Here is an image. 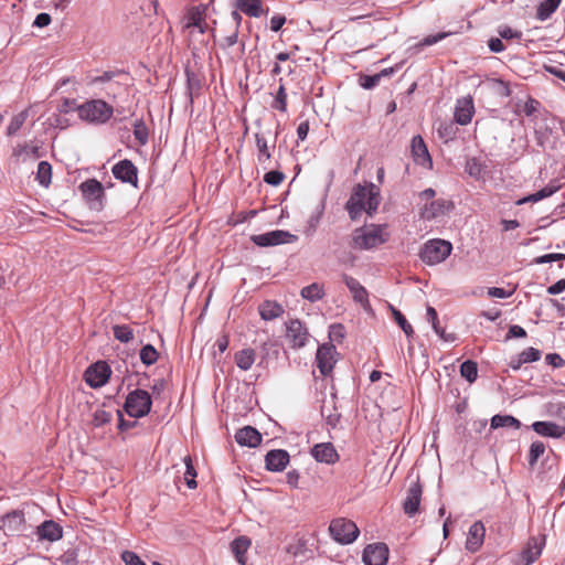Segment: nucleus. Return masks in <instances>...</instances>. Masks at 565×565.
Segmentation results:
<instances>
[{"instance_id": "nucleus-62", "label": "nucleus", "mask_w": 565, "mask_h": 565, "mask_svg": "<svg viewBox=\"0 0 565 565\" xmlns=\"http://www.w3.org/2000/svg\"><path fill=\"white\" fill-rule=\"evenodd\" d=\"M488 46H489L490 51L494 52V53H500L504 50V45H503L501 39H499V38L490 39L488 42Z\"/></svg>"}, {"instance_id": "nucleus-52", "label": "nucleus", "mask_w": 565, "mask_h": 565, "mask_svg": "<svg viewBox=\"0 0 565 565\" xmlns=\"http://www.w3.org/2000/svg\"><path fill=\"white\" fill-rule=\"evenodd\" d=\"M498 33L502 39H505V40H512V39L520 40L522 38V32H520L518 30H513L512 28H510L508 25L499 26Z\"/></svg>"}, {"instance_id": "nucleus-56", "label": "nucleus", "mask_w": 565, "mask_h": 565, "mask_svg": "<svg viewBox=\"0 0 565 565\" xmlns=\"http://www.w3.org/2000/svg\"><path fill=\"white\" fill-rule=\"evenodd\" d=\"M121 558L126 565H146L137 554L130 551L124 552Z\"/></svg>"}, {"instance_id": "nucleus-36", "label": "nucleus", "mask_w": 565, "mask_h": 565, "mask_svg": "<svg viewBox=\"0 0 565 565\" xmlns=\"http://www.w3.org/2000/svg\"><path fill=\"white\" fill-rule=\"evenodd\" d=\"M460 374L469 383H473L478 376V366L473 361H465L460 366Z\"/></svg>"}, {"instance_id": "nucleus-14", "label": "nucleus", "mask_w": 565, "mask_h": 565, "mask_svg": "<svg viewBox=\"0 0 565 565\" xmlns=\"http://www.w3.org/2000/svg\"><path fill=\"white\" fill-rule=\"evenodd\" d=\"M423 488L418 481L413 482L406 493V498L403 503L404 512L408 516H413L418 512Z\"/></svg>"}, {"instance_id": "nucleus-58", "label": "nucleus", "mask_w": 565, "mask_h": 565, "mask_svg": "<svg viewBox=\"0 0 565 565\" xmlns=\"http://www.w3.org/2000/svg\"><path fill=\"white\" fill-rule=\"evenodd\" d=\"M565 259V254L561 253H553V254H546L543 256H540L535 259L536 264H545V263H552L556 260Z\"/></svg>"}, {"instance_id": "nucleus-26", "label": "nucleus", "mask_w": 565, "mask_h": 565, "mask_svg": "<svg viewBox=\"0 0 565 565\" xmlns=\"http://www.w3.org/2000/svg\"><path fill=\"white\" fill-rule=\"evenodd\" d=\"M38 535L41 540L54 542L62 537V527L54 521H44L38 527Z\"/></svg>"}, {"instance_id": "nucleus-61", "label": "nucleus", "mask_w": 565, "mask_h": 565, "mask_svg": "<svg viewBox=\"0 0 565 565\" xmlns=\"http://www.w3.org/2000/svg\"><path fill=\"white\" fill-rule=\"evenodd\" d=\"M565 290V279H559L547 288L548 295H558Z\"/></svg>"}, {"instance_id": "nucleus-55", "label": "nucleus", "mask_w": 565, "mask_h": 565, "mask_svg": "<svg viewBox=\"0 0 565 565\" xmlns=\"http://www.w3.org/2000/svg\"><path fill=\"white\" fill-rule=\"evenodd\" d=\"M284 178V174L279 171H269L264 175V181L271 185H279Z\"/></svg>"}, {"instance_id": "nucleus-18", "label": "nucleus", "mask_w": 565, "mask_h": 565, "mask_svg": "<svg viewBox=\"0 0 565 565\" xmlns=\"http://www.w3.org/2000/svg\"><path fill=\"white\" fill-rule=\"evenodd\" d=\"M486 529L482 522L477 521L469 527L467 540H466V548L472 553L477 552L484 540Z\"/></svg>"}, {"instance_id": "nucleus-12", "label": "nucleus", "mask_w": 565, "mask_h": 565, "mask_svg": "<svg viewBox=\"0 0 565 565\" xmlns=\"http://www.w3.org/2000/svg\"><path fill=\"white\" fill-rule=\"evenodd\" d=\"M335 353L333 344H322L318 348L316 362L322 375H328L332 371L335 363Z\"/></svg>"}, {"instance_id": "nucleus-20", "label": "nucleus", "mask_w": 565, "mask_h": 565, "mask_svg": "<svg viewBox=\"0 0 565 565\" xmlns=\"http://www.w3.org/2000/svg\"><path fill=\"white\" fill-rule=\"evenodd\" d=\"M544 542L537 537H531L527 541L525 548L521 553V563L522 565H530L535 562L543 550Z\"/></svg>"}, {"instance_id": "nucleus-19", "label": "nucleus", "mask_w": 565, "mask_h": 565, "mask_svg": "<svg viewBox=\"0 0 565 565\" xmlns=\"http://www.w3.org/2000/svg\"><path fill=\"white\" fill-rule=\"evenodd\" d=\"M266 468L282 471L289 462V454L282 449L270 450L265 457Z\"/></svg>"}, {"instance_id": "nucleus-17", "label": "nucleus", "mask_w": 565, "mask_h": 565, "mask_svg": "<svg viewBox=\"0 0 565 565\" xmlns=\"http://www.w3.org/2000/svg\"><path fill=\"white\" fill-rule=\"evenodd\" d=\"M475 107L471 97L459 98L455 108V120L459 125H468L473 116Z\"/></svg>"}, {"instance_id": "nucleus-29", "label": "nucleus", "mask_w": 565, "mask_h": 565, "mask_svg": "<svg viewBox=\"0 0 565 565\" xmlns=\"http://www.w3.org/2000/svg\"><path fill=\"white\" fill-rule=\"evenodd\" d=\"M235 6L238 10L253 18H259L264 13L260 0H235Z\"/></svg>"}, {"instance_id": "nucleus-42", "label": "nucleus", "mask_w": 565, "mask_h": 565, "mask_svg": "<svg viewBox=\"0 0 565 565\" xmlns=\"http://www.w3.org/2000/svg\"><path fill=\"white\" fill-rule=\"evenodd\" d=\"M271 108L286 113L287 110V94L284 85H280L274 102L271 103Z\"/></svg>"}, {"instance_id": "nucleus-47", "label": "nucleus", "mask_w": 565, "mask_h": 565, "mask_svg": "<svg viewBox=\"0 0 565 565\" xmlns=\"http://www.w3.org/2000/svg\"><path fill=\"white\" fill-rule=\"evenodd\" d=\"M111 420V414L105 409L98 408L93 414L92 424L95 427H100L108 424Z\"/></svg>"}, {"instance_id": "nucleus-59", "label": "nucleus", "mask_w": 565, "mask_h": 565, "mask_svg": "<svg viewBox=\"0 0 565 565\" xmlns=\"http://www.w3.org/2000/svg\"><path fill=\"white\" fill-rule=\"evenodd\" d=\"M285 22H286V18L284 15L277 14V15L271 17V19H270L271 31L278 32L282 28Z\"/></svg>"}, {"instance_id": "nucleus-15", "label": "nucleus", "mask_w": 565, "mask_h": 565, "mask_svg": "<svg viewBox=\"0 0 565 565\" xmlns=\"http://www.w3.org/2000/svg\"><path fill=\"white\" fill-rule=\"evenodd\" d=\"M113 173L116 179L132 185H137V168L130 160L125 159L116 163L113 167Z\"/></svg>"}, {"instance_id": "nucleus-5", "label": "nucleus", "mask_w": 565, "mask_h": 565, "mask_svg": "<svg viewBox=\"0 0 565 565\" xmlns=\"http://www.w3.org/2000/svg\"><path fill=\"white\" fill-rule=\"evenodd\" d=\"M452 246L444 239L428 241L420 250V258L427 265H436L444 262L451 253Z\"/></svg>"}, {"instance_id": "nucleus-21", "label": "nucleus", "mask_w": 565, "mask_h": 565, "mask_svg": "<svg viewBox=\"0 0 565 565\" xmlns=\"http://www.w3.org/2000/svg\"><path fill=\"white\" fill-rule=\"evenodd\" d=\"M311 455L317 461L324 463H334L339 458L337 450L331 443L316 445L311 449Z\"/></svg>"}, {"instance_id": "nucleus-39", "label": "nucleus", "mask_w": 565, "mask_h": 565, "mask_svg": "<svg viewBox=\"0 0 565 565\" xmlns=\"http://www.w3.org/2000/svg\"><path fill=\"white\" fill-rule=\"evenodd\" d=\"M466 171L475 179H481L484 174V167L476 158H471L467 161Z\"/></svg>"}, {"instance_id": "nucleus-46", "label": "nucleus", "mask_w": 565, "mask_h": 565, "mask_svg": "<svg viewBox=\"0 0 565 565\" xmlns=\"http://www.w3.org/2000/svg\"><path fill=\"white\" fill-rule=\"evenodd\" d=\"M134 136L140 145H146L148 142V128L141 120H137L135 122Z\"/></svg>"}, {"instance_id": "nucleus-1", "label": "nucleus", "mask_w": 565, "mask_h": 565, "mask_svg": "<svg viewBox=\"0 0 565 565\" xmlns=\"http://www.w3.org/2000/svg\"><path fill=\"white\" fill-rule=\"evenodd\" d=\"M380 202V189L375 184H358L353 188L351 196L345 204V209L350 218L354 221L358 220L363 212L373 215Z\"/></svg>"}, {"instance_id": "nucleus-7", "label": "nucleus", "mask_w": 565, "mask_h": 565, "mask_svg": "<svg viewBox=\"0 0 565 565\" xmlns=\"http://www.w3.org/2000/svg\"><path fill=\"white\" fill-rule=\"evenodd\" d=\"M79 190L89 209L99 211L103 207L104 188L96 179H89L81 183Z\"/></svg>"}, {"instance_id": "nucleus-48", "label": "nucleus", "mask_w": 565, "mask_h": 565, "mask_svg": "<svg viewBox=\"0 0 565 565\" xmlns=\"http://www.w3.org/2000/svg\"><path fill=\"white\" fill-rule=\"evenodd\" d=\"M545 446L542 441H534L530 447L529 463L535 465L537 459L544 454Z\"/></svg>"}, {"instance_id": "nucleus-2", "label": "nucleus", "mask_w": 565, "mask_h": 565, "mask_svg": "<svg viewBox=\"0 0 565 565\" xmlns=\"http://www.w3.org/2000/svg\"><path fill=\"white\" fill-rule=\"evenodd\" d=\"M388 239L385 225H364L352 233L351 246L359 250H369L379 247Z\"/></svg>"}, {"instance_id": "nucleus-16", "label": "nucleus", "mask_w": 565, "mask_h": 565, "mask_svg": "<svg viewBox=\"0 0 565 565\" xmlns=\"http://www.w3.org/2000/svg\"><path fill=\"white\" fill-rule=\"evenodd\" d=\"M343 280L350 290L355 302L360 303L364 310H370L369 294L366 289L355 278L344 275Z\"/></svg>"}, {"instance_id": "nucleus-8", "label": "nucleus", "mask_w": 565, "mask_h": 565, "mask_svg": "<svg viewBox=\"0 0 565 565\" xmlns=\"http://www.w3.org/2000/svg\"><path fill=\"white\" fill-rule=\"evenodd\" d=\"M309 337L307 328L300 320H290L286 324V339L291 348L300 349L305 347Z\"/></svg>"}, {"instance_id": "nucleus-41", "label": "nucleus", "mask_w": 565, "mask_h": 565, "mask_svg": "<svg viewBox=\"0 0 565 565\" xmlns=\"http://www.w3.org/2000/svg\"><path fill=\"white\" fill-rule=\"evenodd\" d=\"M113 331H114V337L122 343H127L130 340H132V338H134L131 328L126 324L115 326L113 328Z\"/></svg>"}, {"instance_id": "nucleus-9", "label": "nucleus", "mask_w": 565, "mask_h": 565, "mask_svg": "<svg viewBox=\"0 0 565 565\" xmlns=\"http://www.w3.org/2000/svg\"><path fill=\"white\" fill-rule=\"evenodd\" d=\"M295 236L287 231L275 230L252 236V242L257 246L267 247L285 244L292 241Z\"/></svg>"}, {"instance_id": "nucleus-49", "label": "nucleus", "mask_w": 565, "mask_h": 565, "mask_svg": "<svg viewBox=\"0 0 565 565\" xmlns=\"http://www.w3.org/2000/svg\"><path fill=\"white\" fill-rule=\"evenodd\" d=\"M438 136L445 141L452 140L456 136V128L452 124L443 122L437 129Z\"/></svg>"}, {"instance_id": "nucleus-11", "label": "nucleus", "mask_w": 565, "mask_h": 565, "mask_svg": "<svg viewBox=\"0 0 565 565\" xmlns=\"http://www.w3.org/2000/svg\"><path fill=\"white\" fill-rule=\"evenodd\" d=\"M110 369L105 362H97L85 372V381L90 387H100L108 381Z\"/></svg>"}, {"instance_id": "nucleus-13", "label": "nucleus", "mask_w": 565, "mask_h": 565, "mask_svg": "<svg viewBox=\"0 0 565 565\" xmlns=\"http://www.w3.org/2000/svg\"><path fill=\"white\" fill-rule=\"evenodd\" d=\"M451 207H452L451 202L444 200V199H439V200H435L429 203H426L420 209L419 215L422 218H424L426 221H430V220H434V218H437L439 216L447 214Z\"/></svg>"}, {"instance_id": "nucleus-63", "label": "nucleus", "mask_w": 565, "mask_h": 565, "mask_svg": "<svg viewBox=\"0 0 565 565\" xmlns=\"http://www.w3.org/2000/svg\"><path fill=\"white\" fill-rule=\"evenodd\" d=\"M448 34L449 33L443 32V33H438L435 35H428L427 38L424 39L423 44L424 45L436 44L437 42H439V41L444 40L446 36H448Z\"/></svg>"}, {"instance_id": "nucleus-6", "label": "nucleus", "mask_w": 565, "mask_h": 565, "mask_svg": "<svg viewBox=\"0 0 565 565\" xmlns=\"http://www.w3.org/2000/svg\"><path fill=\"white\" fill-rule=\"evenodd\" d=\"M151 404V397L147 391L135 390L128 394L125 409L129 416L140 418L150 412Z\"/></svg>"}, {"instance_id": "nucleus-4", "label": "nucleus", "mask_w": 565, "mask_h": 565, "mask_svg": "<svg viewBox=\"0 0 565 565\" xmlns=\"http://www.w3.org/2000/svg\"><path fill=\"white\" fill-rule=\"evenodd\" d=\"M329 532L335 542L343 545L353 543L360 534V530L356 524L344 518L332 520L329 526Z\"/></svg>"}, {"instance_id": "nucleus-53", "label": "nucleus", "mask_w": 565, "mask_h": 565, "mask_svg": "<svg viewBox=\"0 0 565 565\" xmlns=\"http://www.w3.org/2000/svg\"><path fill=\"white\" fill-rule=\"evenodd\" d=\"M381 77L382 74H375L372 76L365 75L360 78V84L363 88L371 89L379 84Z\"/></svg>"}, {"instance_id": "nucleus-22", "label": "nucleus", "mask_w": 565, "mask_h": 565, "mask_svg": "<svg viewBox=\"0 0 565 565\" xmlns=\"http://www.w3.org/2000/svg\"><path fill=\"white\" fill-rule=\"evenodd\" d=\"M235 439L241 446L256 447L262 441V435L256 428L245 426L237 430Z\"/></svg>"}, {"instance_id": "nucleus-45", "label": "nucleus", "mask_w": 565, "mask_h": 565, "mask_svg": "<svg viewBox=\"0 0 565 565\" xmlns=\"http://www.w3.org/2000/svg\"><path fill=\"white\" fill-rule=\"evenodd\" d=\"M345 338V328L341 323L331 324L329 328V339L331 342L341 343Z\"/></svg>"}, {"instance_id": "nucleus-33", "label": "nucleus", "mask_w": 565, "mask_h": 565, "mask_svg": "<svg viewBox=\"0 0 565 565\" xmlns=\"http://www.w3.org/2000/svg\"><path fill=\"white\" fill-rule=\"evenodd\" d=\"M521 423L519 419L511 415H494L491 418V428L497 429L501 427H512L514 429H519Z\"/></svg>"}, {"instance_id": "nucleus-60", "label": "nucleus", "mask_w": 565, "mask_h": 565, "mask_svg": "<svg viewBox=\"0 0 565 565\" xmlns=\"http://www.w3.org/2000/svg\"><path fill=\"white\" fill-rule=\"evenodd\" d=\"M51 23V17L47 13H39L33 22L36 28H44Z\"/></svg>"}, {"instance_id": "nucleus-25", "label": "nucleus", "mask_w": 565, "mask_h": 565, "mask_svg": "<svg viewBox=\"0 0 565 565\" xmlns=\"http://www.w3.org/2000/svg\"><path fill=\"white\" fill-rule=\"evenodd\" d=\"M252 541L247 536H239L231 543V551L239 565H246V553L250 547Z\"/></svg>"}, {"instance_id": "nucleus-40", "label": "nucleus", "mask_w": 565, "mask_h": 565, "mask_svg": "<svg viewBox=\"0 0 565 565\" xmlns=\"http://www.w3.org/2000/svg\"><path fill=\"white\" fill-rule=\"evenodd\" d=\"M140 360L146 365H152L158 360L157 350L151 344L142 347L140 350Z\"/></svg>"}, {"instance_id": "nucleus-23", "label": "nucleus", "mask_w": 565, "mask_h": 565, "mask_svg": "<svg viewBox=\"0 0 565 565\" xmlns=\"http://www.w3.org/2000/svg\"><path fill=\"white\" fill-rule=\"evenodd\" d=\"M532 428L544 437L559 438L565 434V428L553 422H535L532 424Z\"/></svg>"}, {"instance_id": "nucleus-31", "label": "nucleus", "mask_w": 565, "mask_h": 565, "mask_svg": "<svg viewBox=\"0 0 565 565\" xmlns=\"http://www.w3.org/2000/svg\"><path fill=\"white\" fill-rule=\"evenodd\" d=\"M255 359L256 352L253 349H244L235 354L236 365L243 371L249 370L253 366Z\"/></svg>"}, {"instance_id": "nucleus-50", "label": "nucleus", "mask_w": 565, "mask_h": 565, "mask_svg": "<svg viewBox=\"0 0 565 565\" xmlns=\"http://www.w3.org/2000/svg\"><path fill=\"white\" fill-rule=\"evenodd\" d=\"M519 356L521 358V362H523L524 364L530 363V362H535L541 359V351L535 348H527V349L523 350L519 354Z\"/></svg>"}, {"instance_id": "nucleus-43", "label": "nucleus", "mask_w": 565, "mask_h": 565, "mask_svg": "<svg viewBox=\"0 0 565 565\" xmlns=\"http://www.w3.org/2000/svg\"><path fill=\"white\" fill-rule=\"evenodd\" d=\"M184 463H185V467H186V470H185V473H184V479H185V482H186V486L190 488V489H194L196 488V481H195V477H196V471L192 465V460L190 457H185L184 458Z\"/></svg>"}, {"instance_id": "nucleus-51", "label": "nucleus", "mask_w": 565, "mask_h": 565, "mask_svg": "<svg viewBox=\"0 0 565 565\" xmlns=\"http://www.w3.org/2000/svg\"><path fill=\"white\" fill-rule=\"evenodd\" d=\"M426 317L427 320L431 323L434 331L439 337H444V329L439 327L437 311L433 307H427Z\"/></svg>"}, {"instance_id": "nucleus-35", "label": "nucleus", "mask_w": 565, "mask_h": 565, "mask_svg": "<svg viewBox=\"0 0 565 565\" xmlns=\"http://www.w3.org/2000/svg\"><path fill=\"white\" fill-rule=\"evenodd\" d=\"M52 178V167L47 161H41L38 164L36 171V180L39 183L45 188H47L51 183Z\"/></svg>"}, {"instance_id": "nucleus-34", "label": "nucleus", "mask_w": 565, "mask_h": 565, "mask_svg": "<svg viewBox=\"0 0 565 565\" xmlns=\"http://www.w3.org/2000/svg\"><path fill=\"white\" fill-rule=\"evenodd\" d=\"M561 0H545L543 1L536 12V18L541 21L547 20L552 13L558 8Z\"/></svg>"}, {"instance_id": "nucleus-57", "label": "nucleus", "mask_w": 565, "mask_h": 565, "mask_svg": "<svg viewBox=\"0 0 565 565\" xmlns=\"http://www.w3.org/2000/svg\"><path fill=\"white\" fill-rule=\"evenodd\" d=\"M113 77V72H105L103 75L88 77L87 85L96 86L100 83L109 82Z\"/></svg>"}, {"instance_id": "nucleus-64", "label": "nucleus", "mask_w": 565, "mask_h": 565, "mask_svg": "<svg viewBox=\"0 0 565 565\" xmlns=\"http://www.w3.org/2000/svg\"><path fill=\"white\" fill-rule=\"evenodd\" d=\"M308 132H309V122L308 121L300 122L297 128L298 139L303 141L307 138Z\"/></svg>"}, {"instance_id": "nucleus-10", "label": "nucleus", "mask_w": 565, "mask_h": 565, "mask_svg": "<svg viewBox=\"0 0 565 565\" xmlns=\"http://www.w3.org/2000/svg\"><path fill=\"white\" fill-rule=\"evenodd\" d=\"M388 559V547L384 543L369 544L363 551L365 565H385Z\"/></svg>"}, {"instance_id": "nucleus-3", "label": "nucleus", "mask_w": 565, "mask_h": 565, "mask_svg": "<svg viewBox=\"0 0 565 565\" xmlns=\"http://www.w3.org/2000/svg\"><path fill=\"white\" fill-rule=\"evenodd\" d=\"M79 119L94 125L106 124L114 115V107L103 99H90L76 108Z\"/></svg>"}, {"instance_id": "nucleus-37", "label": "nucleus", "mask_w": 565, "mask_h": 565, "mask_svg": "<svg viewBox=\"0 0 565 565\" xmlns=\"http://www.w3.org/2000/svg\"><path fill=\"white\" fill-rule=\"evenodd\" d=\"M28 118V111L23 110L15 116L12 117L8 128H7V135L13 136L15 135L19 129L24 125L25 120Z\"/></svg>"}, {"instance_id": "nucleus-32", "label": "nucleus", "mask_w": 565, "mask_h": 565, "mask_svg": "<svg viewBox=\"0 0 565 565\" xmlns=\"http://www.w3.org/2000/svg\"><path fill=\"white\" fill-rule=\"evenodd\" d=\"M300 295L303 299L315 302L323 298L324 288L322 285L313 282L309 286L303 287L300 291Z\"/></svg>"}, {"instance_id": "nucleus-44", "label": "nucleus", "mask_w": 565, "mask_h": 565, "mask_svg": "<svg viewBox=\"0 0 565 565\" xmlns=\"http://www.w3.org/2000/svg\"><path fill=\"white\" fill-rule=\"evenodd\" d=\"M390 309L394 316V319L395 321L397 322V324L402 328V330L404 331V333L409 337L413 334V328L412 326L407 322L406 318L402 315L401 311H398L397 309H395L393 306H390Z\"/></svg>"}, {"instance_id": "nucleus-28", "label": "nucleus", "mask_w": 565, "mask_h": 565, "mask_svg": "<svg viewBox=\"0 0 565 565\" xmlns=\"http://www.w3.org/2000/svg\"><path fill=\"white\" fill-rule=\"evenodd\" d=\"M258 311L262 319L269 321L281 317L284 313V308L276 301L267 300L259 305Z\"/></svg>"}, {"instance_id": "nucleus-24", "label": "nucleus", "mask_w": 565, "mask_h": 565, "mask_svg": "<svg viewBox=\"0 0 565 565\" xmlns=\"http://www.w3.org/2000/svg\"><path fill=\"white\" fill-rule=\"evenodd\" d=\"M207 24L205 13L199 8L191 9L185 17V29H196L199 33H204Z\"/></svg>"}, {"instance_id": "nucleus-38", "label": "nucleus", "mask_w": 565, "mask_h": 565, "mask_svg": "<svg viewBox=\"0 0 565 565\" xmlns=\"http://www.w3.org/2000/svg\"><path fill=\"white\" fill-rule=\"evenodd\" d=\"M255 139H256V146H257V149H258V161L259 162H265L267 160L270 159V152H269V149H268V145H267V140L264 136L259 135V134H256L255 135Z\"/></svg>"}, {"instance_id": "nucleus-30", "label": "nucleus", "mask_w": 565, "mask_h": 565, "mask_svg": "<svg viewBox=\"0 0 565 565\" xmlns=\"http://www.w3.org/2000/svg\"><path fill=\"white\" fill-rule=\"evenodd\" d=\"M558 189H559V185L552 182V183L547 184L546 186H544L543 189H541L540 191L521 199L518 202V204H523V203H527V202H539L543 199L551 196Z\"/></svg>"}, {"instance_id": "nucleus-54", "label": "nucleus", "mask_w": 565, "mask_h": 565, "mask_svg": "<svg viewBox=\"0 0 565 565\" xmlns=\"http://www.w3.org/2000/svg\"><path fill=\"white\" fill-rule=\"evenodd\" d=\"M513 292L514 289L505 290L499 287H490L487 290L488 296L493 298H509L513 295Z\"/></svg>"}, {"instance_id": "nucleus-27", "label": "nucleus", "mask_w": 565, "mask_h": 565, "mask_svg": "<svg viewBox=\"0 0 565 565\" xmlns=\"http://www.w3.org/2000/svg\"><path fill=\"white\" fill-rule=\"evenodd\" d=\"M412 152L417 163H431L427 147L420 136H414L412 139Z\"/></svg>"}]
</instances>
